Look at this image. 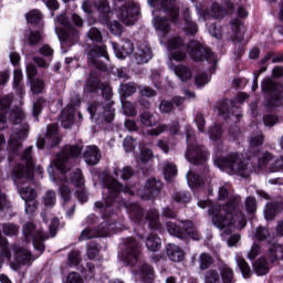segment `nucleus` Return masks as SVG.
I'll return each mask as SVG.
<instances>
[{
	"label": "nucleus",
	"instance_id": "obj_1",
	"mask_svg": "<svg viewBox=\"0 0 283 283\" xmlns=\"http://www.w3.org/2000/svg\"><path fill=\"white\" fill-rule=\"evenodd\" d=\"M102 185L107 193L103 201H96V209H101L102 218L105 220L99 223L96 228L97 238H109L113 233H118V222L114 218V205L118 200L122 193H127L128 196H134L132 187L124 186L116 178L112 177L109 174H103Z\"/></svg>",
	"mask_w": 283,
	"mask_h": 283
},
{
	"label": "nucleus",
	"instance_id": "obj_2",
	"mask_svg": "<svg viewBox=\"0 0 283 283\" xmlns=\"http://www.w3.org/2000/svg\"><path fill=\"white\" fill-rule=\"evenodd\" d=\"M168 50L170 52V60L177 63L187 61L188 53L195 63H202L205 61L211 62L216 59L211 48L197 40H189L188 43H185V40L180 35L168 40Z\"/></svg>",
	"mask_w": 283,
	"mask_h": 283
},
{
	"label": "nucleus",
	"instance_id": "obj_3",
	"mask_svg": "<svg viewBox=\"0 0 283 283\" xmlns=\"http://www.w3.org/2000/svg\"><path fill=\"white\" fill-rule=\"evenodd\" d=\"M160 8L169 18L155 17L154 27L159 34L167 36L171 30V22L176 23L180 18V8L176 6V0H161Z\"/></svg>",
	"mask_w": 283,
	"mask_h": 283
},
{
	"label": "nucleus",
	"instance_id": "obj_4",
	"mask_svg": "<svg viewBox=\"0 0 283 283\" xmlns=\"http://www.w3.org/2000/svg\"><path fill=\"white\" fill-rule=\"evenodd\" d=\"M191 138L193 137L188 133L186 150V158L188 163L196 165L197 167H203V171H209V168L207 167L209 156H211L209 148L197 140L191 142Z\"/></svg>",
	"mask_w": 283,
	"mask_h": 283
},
{
	"label": "nucleus",
	"instance_id": "obj_5",
	"mask_svg": "<svg viewBox=\"0 0 283 283\" xmlns=\"http://www.w3.org/2000/svg\"><path fill=\"white\" fill-rule=\"evenodd\" d=\"M166 228L170 235H174L184 242H189V240L200 242V240H202V235L191 220L181 221V224L168 221L166 222Z\"/></svg>",
	"mask_w": 283,
	"mask_h": 283
},
{
	"label": "nucleus",
	"instance_id": "obj_6",
	"mask_svg": "<svg viewBox=\"0 0 283 283\" xmlns=\"http://www.w3.org/2000/svg\"><path fill=\"white\" fill-rule=\"evenodd\" d=\"M87 112L91 116V120H94L96 125H106L107 123H113L116 118V109L114 108V102L103 103V102H92Z\"/></svg>",
	"mask_w": 283,
	"mask_h": 283
},
{
	"label": "nucleus",
	"instance_id": "obj_7",
	"mask_svg": "<svg viewBox=\"0 0 283 283\" xmlns=\"http://www.w3.org/2000/svg\"><path fill=\"white\" fill-rule=\"evenodd\" d=\"M261 92L265 98V107L275 109L282 105L283 85L273 81L271 77H265L261 83Z\"/></svg>",
	"mask_w": 283,
	"mask_h": 283
},
{
	"label": "nucleus",
	"instance_id": "obj_8",
	"mask_svg": "<svg viewBox=\"0 0 283 283\" xmlns=\"http://www.w3.org/2000/svg\"><path fill=\"white\" fill-rule=\"evenodd\" d=\"M214 165L219 169H228L241 178H247L248 166L240 158L239 153H229L227 156H219L214 159Z\"/></svg>",
	"mask_w": 283,
	"mask_h": 283
},
{
	"label": "nucleus",
	"instance_id": "obj_9",
	"mask_svg": "<svg viewBox=\"0 0 283 283\" xmlns=\"http://www.w3.org/2000/svg\"><path fill=\"white\" fill-rule=\"evenodd\" d=\"M21 160L25 163L18 164L11 171V178L13 180H34V159L32 158V146H29L22 153Z\"/></svg>",
	"mask_w": 283,
	"mask_h": 283
},
{
	"label": "nucleus",
	"instance_id": "obj_10",
	"mask_svg": "<svg viewBox=\"0 0 283 283\" xmlns=\"http://www.w3.org/2000/svg\"><path fill=\"white\" fill-rule=\"evenodd\" d=\"M83 154V146L75 144V145H65L61 151L55 155V168L65 174L67 171V160H76L81 158Z\"/></svg>",
	"mask_w": 283,
	"mask_h": 283
},
{
	"label": "nucleus",
	"instance_id": "obj_11",
	"mask_svg": "<svg viewBox=\"0 0 283 283\" xmlns=\"http://www.w3.org/2000/svg\"><path fill=\"white\" fill-rule=\"evenodd\" d=\"M122 260L126 266H136L140 260V242L136 238L128 237L124 240Z\"/></svg>",
	"mask_w": 283,
	"mask_h": 283
},
{
	"label": "nucleus",
	"instance_id": "obj_12",
	"mask_svg": "<svg viewBox=\"0 0 283 283\" xmlns=\"http://www.w3.org/2000/svg\"><path fill=\"white\" fill-rule=\"evenodd\" d=\"M232 28L231 41L234 43V54L237 59H242L244 52H247V42H244V32H242V20L235 18L230 22Z\"/></svg>",
	"mask_w": 283,
	"mask_h": 283
},
{
	"label": "nucleus",
	"instance_id": "obj_13",
	"mask_svg": "<svg viewBox=\"0 0 283 283\" xmlns=\"http://www.w3.org/2000/svg\"><path fill=\"white\" fill-rule=\"evenodd\" d=\"M22 233L24 238V242L30 244L32 242L33 248L35 251H39L40 253L45 252V243H43V232L36 230V224L34 222H27L24 223L22 228Z\"/></svg>",
	"mask_w": 283,
	"mask_h": 283
},
{
	"label": "nucleus",
	"instance_id": "obj_14",
	"mask_svg": "<svg viewBox=\"0 0 283 283\" xmlns=\"http://www.w3.org/2000/svg\"><path fill=\"white\" fill-rule=\"evenodd\" d=\"M99 59L109 61V53H107L106 44H93L88 51L87 60L88 63H92L95 70H98L99 72H107V64Z\"/></svg>",
	"mask_w": 283,
	"mask_h": 283
},
{
	"label": "nucleus",
	"instance_id": "obj_15",
	"mask_svg": "<svg viewBox=\"0 0 283 283\" xmlns=\"http://www.w3.org/2000/svg\"><path fill=\"white\" fill-rule=\"evenodd\" d=\"M117 14L125 25H134L140 19V4L126 3L118 8Z\"/></svg>",
	"mask_w": 283,
	"mask_h": 283
},
{
	"label": "nucleus",
	"instance_id": "obj_16",
	"mask_svg": "<svg viewBox=\"0 0 283 283\" xmlns=\"http://www.w3.org/2000/svg\"><path fill=\"white\" fill-rule=\"evenodd\" d=\"M56 19L60 25L64 28L60 30V41L63 43H67V41H78V29L70 22V18H67L65 13H62L57 15Z\"/></svg>",
	"mask_w": 283,
	"mask_h": 283
},
{
	"label": "nucleus",
	"instance_id": "obj_17",
	"mask_svg": "<svg viewBox=\"0 0 283 283\" xmlns=\"http://www.w3.org/2000/svg\"><path fill=\"white\" fill-rule=\"evenodd\" d=\"M161 189L163 184L160 180H156V178L147 179L145 186L137 189L136 192L130 188V190L134 192L133 196H138V198L142 200H151V198H156V196L160 193Z\"/></svg>",
	"mask_w": 283,
	"mask_h": 283
},
{
	"label": "nucleus",
	"instance_id": "obj_18",
	"mask_svg": "<svg viewBox=\"0 0 283 283\" xmlns=\"http://www.w3.org/2000/svg\"><path fill=\"white\" fill-rule=\"evenodd\" d=\"M32 262V252L22 247L15 245L13 249V262L10 263L12 271H21V266H25Z\"/></svg>",
	"mask_w": 283,
	"mask_h": 283
},
{
	"label": "nucleus",
	"instance_id": "obj_19",
	"mask_svg": "<svg viewBox=\"0 0 283 283\" xmlns=\"http://www.w3.org/2000/svg\"><path fill=\"white\" fill-rule=\"evenodd\" d=\"M242 203V198L240 196L230 197L229 200L222 206L226 216L233 218L242 216V210H240V205Z\"/></svg>",
	"mask_w": 283,
	"mask_h": 283
},
{
	"label": "nucleus",
	"instance_id": "obj_20",
	"mask_svg": "<svg viewBox=\"0 0 283 283\" xmlns=\"http://www.w3.org/2000/svg\"><path fill=\"white\" fill-rule=\"evenodd\" d=\"M209 216H212V223L217 229H227V227H231V224H235V219L229 217L228 214H221L220 212H216L214 209H209Z\"/></svg>",
	"mask_w": 283,
	"mask_h": 283
},
{
	"label": "nucleus",
	"instance_id": "obj_21",
	"mask_svg": "<svg viewBox=\"0 0 283 283\" xmlns=\"http://www.w3.org/2000/svg\"><path fill=\"white\" fill-rule=\"evenodd\" d=\"M102 87L103 83H101V78L91 73L87 81L85 82L84 92L85 94H91V96H98V94H101Z\"/></svg>",
	"mask_w": 283,
	"mask_h": 283
},
{
	"label": "nucleus",
	"instance_id": "obj_22",
	"mask_svg": "<svg viewBox=\"0 0 283 283\" xmlns=\"http://www.w3.org/2000/svg\"><path fill=\"white\" fill-rule=\"evenodd\" d=\"M83 159L90 167L98 165L101 163V149H98V146H87L83 153Z\"/></svg>",
	"mask_w": 283,
	"mask_h": 283
},
{
	"label": "nucleus",
	"instance_id": "obj_23",
	"mask_svg": "<svg viewBox=\"0 0 283 283\" xmlns=\"http://www.w3.org/2000/svg\"><path fill=\"white\" fill-rule=\"evenodd\" d=\"M113 50L117 59H127L129 54H134V42L126 40L123 44L114 43Z\"/></svg>",
	"mask_w": 283,
	"mask_h": 283
},
{
	"label": "nucleus",
	"instance_id": "obj_24",
	"mask_svg": "<svg viewBox=\"0 0 283 283\" xmlns=\"http://www.w3.org/2000/svg\"><path fill=\"white\" fill-rule=\"evenodd\" d=\"M138 92V84L136 82H123L119 84L118 94L120 101H127L129 96H134Z\"/></svg>",
	"mask_w": 283,
	"mask_h": 283
},
{
	"label": "nucleus",
	"instance_id": "obj_25",
	"mask_svg": "<svg viewBox=\"0 0 283 283\" xmlns=\"http://www.w3.org/2000/svg\"><path fill=\"white\" fill-rule=\"evenodd\" d=\"M44 137L48 139L49 147H59L61 145V137L59 136V126L51 124L46 128Z\"/></svg>",
	"mask_w": 283,
	"mask_h": 283
},
{
	"label": "nucleus",
	"instance_id": "obj_26",
	"mask_svg": "<svg viewBox=\"0 0 283 283\" xmlns=\"http://www.w3.org/2000/svg\"><path fill=\"white\" fill-rule=\"evenodd\" d=\"M94 7L99 12V21L103 23H109L112 18L109 17V3L107 0H94Z\"/></svg>",
	"mask_w": 283,
	"mask_h": 283
},
{
	"label": "nucleus",
	"instance_id": "obj_27",
	"mask_svg": "<svg viewBox=\"0 0 283 283\" xmlns=\"http://www.w3.org/2000/svg\"><path fill=\"white\" fill-rule=\"evenodd\" d=\"M43 39H45L43 28H40L39 30H31L29 33L24 34V41H27V44L30 45V48L39 45Z\"/></svg>",
	"mask_w": 283,
	"mask_h": 283
},
{
	"label": "nucleus",
	"instance_id": "obj_28",
	"mask_svg": "<svg viewBox=\"0 0 283 283\" xmlns=\"http://www.w3.org/2000/svg\"><path fill=\"white\" fill-rule=\"evenodd\" d=\"M135 60L137 61V63H149V61H151V46L146 45V44H142L138 46L137 51L134 54Z\"/></svg>",
	"mask_w": 283,
	"mask_h": 283
},
{
	"label": "nucleus",
	"instance_id": "obj_29",
	"mask_svg": "<svg viewBox=\"0 0 283 283\" xmlns=\"http://www.w3.org/2000/svg\"><path fill=\"white\" fill-rule=\"evenodd\" d=\"M145 221L148 222L150 231H160L163 224L160 223V216L156 210H148L145 217Z\"/></svg>",
	"mask_w": 283,
	"mask_h": 283
},
{
	"label": "nucleus",
	"instance_id": "obj_30",
	"mask_svg": "<svg viewBox=\"0 0 283 283\" xmlns=\"http://www.w3.org/2000/svg\"><path fill=\"white\" fill-rule=\"evenodd\" d=\"M283 211V201H271L265 209V220H275L277 213Z\"/></svg>",
	"mask_w": 283,
	"mask_h": 283
},
{
	"label": "nucleus",
	"instance_id": "obj_31",
	"mask_svg": "<svg viewBox=\"0 0 283 283\" xmlns=\"http://www.w3.org/2000/svg\"><path fill=\"white\" fill-rule=\"evenodd\" d=\"M167 255L171 262H182L185 260V251L180 249V247L169 243L166 247Z\"/></svg>",
	"mask_w": 283,
	"mask_h": 283
},
{
	"label": "nucleus",
	"instance_id": "obj_32",
	"mask_svg": "<svg viewBox=\"0 0 283 283\" xmlns=\"http://www.w3.org/2000/svg\"><path fill=\"white\" fill-rule=\"evenodd\" d=\"M269 261L273 263L283 260V245L277 242L271 243V241H269Z\"/></svg>",
	"mask_w": 283,
	"mask_h": 283
},
{
	"label": "nucleus",
	"instance_id": "obj_33",
	"mask_svg": "<svg viewBox=\"0 0 283 283\" xmlns=\"http://www.w3.org/2000/svg\"><path fill=\"white\" fill-rule=\"evenodd\" d=\"M130 220L135 222V224H140L145 219V210L137 203L130 205L129 213Z\"/></svg>",
	"mask_w": 283,
	"mask_h": 283
},
{
	"label": "nucleus",
	"instance_id": "obj_34",
	"mask_svg": "<svg viewBox=\"0 0 283 283\" xmlns=\"http://www.w3.org/2000/svg\"><path fill=\"white\" fill-rule=\"evenodd\" d=\"M138 271L144 283H154V266L148 263H143L142 265H139Z\"/></svg>",
	"mask_w": 283,
	"mask_h": 283
},
{
	"label": "nucleus",
	"instance_id": "obj_35",
	"mask_svg": "<svg viewBox=\"0 0 283 283\" xmlns=\"http://www.w3.org/2000/svg\"><path fill=\"white\" fill-rule=\"evenodd\" d=\"M163 132H169L170 136H176L178 132H180V125L178 123H174L170 125L161 124L157 126V129L153 130V136H159Z\"/></svg>",
	"mask_w": 283,
	"mask_h": 283
},
{
	"label": "nucleus",
	"instance_id": "obj_36",
	"mask_svg": "<svg viewBox=\"0 0 283 283\" xmlns=\"http://www.w3.org/2000/svg\"><path fill=\"white\" fill-rule=\"evenodd\" d=\"M146 247L148 251H151L153 253H156L161 247H163V240L158 234L150 233L146 239Z\"/></svg>",
	"mask_w": 283,
	"mask_h": 283
},
{
	"label": "nucleus",
	"instance_id": "obj_37",
	"mask_svg": "<svg viewBox=\"0 0 283 283\" xmlns=\"http://www.w3.org/2000/svg\"><path fill=\"white\" fill-rule=\"evenodd\" d=\"M45 107H48V99L45 97H38L32 107V116L35 120L39 122V117L43 114Z\"/></svg>",
	"mask_w": 283,
	"mask_h": 283
},
{
	"label": "nucleus",
	"instance_id": "obj_38",
	"mask_svg": "<svg viewBox=\"0 0 283 283\" xmlns=\"http://www.w3.org/2000/svg\"><path fill=\"white\" fill-rule=\"evenodd\" d=\"M60 118L62 120V126L64 127V129H70V127H72L74 123V118H76V115H74V111L64 108L61 112Z\"/></svg>",
	"mask_w": 283,
	"mask_h": 283
},
{
	"label": "nucleus",
	"instance_id": "obj_39",
	"mask_svg": "<svg viewBox=\"0 0 283 283\" xmlns=\"http://www.w3.org/2000/svg\"><path fill=\"white\" fill-rule=\"evenodd\" d=\"M175 74L182 81V83H187V81H191V69H189L185 64H179L175 67Z\"/></svg>",
	"mask_w": 283,
	"mask_h": 283
},
{
	"label": "nucleus",
	"instance_id": "obj_40",
	"mask_svg": "<svg viewBox=\"0 0 283 283\" xmlns=\"http://www.w3.org/2000/svg\"><path fill=\"white\" fill-rule=\"evenodd\" d=\"M253 269L256 273V275L262 276L266 275L269 273V261L266 258H259L254 263H253Z\"/></svg>",
	"mask_w": 283,
	"mask_h": 283
},
{
	"label": "nucleus",
	"instance_id": "obj_41",
	"mask_svg": "<svg viewBox=\"0 0 283 283\" xmlns=\"http://www.w3.org/2000/svg\"><path fill=\"white\" fill-rule=\"evenodd\" d=\"M31 93L34 95L43 94L45 92V81L41 77L29 81Z\"/></svg>",
	"mask_w": 283,
	"mask_h": 283
},
{
	"label": "nucleus",
	"instance_id": "obj_42",
	"mask_svg": "<svg viewBox=\"0 0 283 283\" xmlns=\"http://www.w3.org/2000/svg\"><path fill=\"white\" fill-rule=\"evenodd\" d=\"M213 262H216L213 260V256H211L207 252H202L199 255V269H200V271H207V269H211Z\"/></svg>",
	"mask_w": 283,
	"mask_h": 283
},
{
	"label": "nucleus",
	"instance_id": "obj_43",
	"mask_svg": "<svg viewBox=\"0 0 283 283\" xmlns=\"http://www.w3.org/2000/svg\"><path fill=\"white\" fill-rule=\"evenodd\" d=\"M172 199L177 202V205H189L191 202V192L190 191H176L172 195Z\"/></svg>",
	"mask_w": 283,
	"mask_h": 283
},
{
	"label": "nucleus",
	"instance_id": "obj_44",
	"mask_svg": "<svg viewBox=\"0 0 283 283\" xmlns=\"http://www.w3.org/2000/svg\"><path fill=\"white\" fill-rule=\"evenodd\" d=\"M86 36L94 44H103V33L96 27H92L86 33Z\"/></svg>",
	"mask_w": 283,
	"mask_h": 283
},
{
	"label": "nucleus",
	"instance_id": "obj_45",
	"mask_svg": "<svg viewBox=\"0 0 283 283\" xmlns=\"http://www.w3.org/2000/svg\"><path fill=\"white\" fill-rule=\"evenodd\" d=\"M21 81H23V72L19 69L13 71V90L18 92V94H23V85H21Z\"/></svg>",
	"mask_w": 283,
	"mask_h": 283
},
{
	"label": "nucleus",
	"instance_id": "obj_46",
	"mask_svg": "<svg viewBox=\"0 0 283 283\" xmlns=\"http://www.w3.org/2000/svg\"><path fill=\"white\" fill-rule=\"evenodd\" d=\"M187 36H196L198 34V23L193 22L190 17H185V28Z\"/></svg>",
	"mask_w": 283,
	"mask_h": 283
},
{
	"label": "nucleus",
	"instance_id": "obj_47",
	"mask_svg": "<svg viewBox=\"0 0 283 283\" xmlns=\"http://www.w3.org/2000/svg\"><path fill=\"white\" fill-rule=\"evenodd\" d=\"M25 19L30 25H39L43 19V14L39 10H31L25 14Z\"/></svg>",
	"mask_w": 283,
	"mask_h": 283
},
{
	"label": "nucleus",
	"instance_id": "obj_48",
	"mask_svg": "<svg viewBox=\"0 0 283 283\" xmlns=\"http://www.w3.org/2000/svg\"><path fill=\"white\" fill-rule=\"evenodd\" d=\"M222 134H224V129H222V125L220 124H214L209 129L210 140H213L214 143H218V140L222 138Z\"/></svg>",
	"mask_w": 283,
	"mask_h": 283
},
{
	"label": "nucleus",
	"instance_id": "obj_49",
	"mask_svg": "<svg viewBox=\"0 0 283 283\" xmlns=\"http://www.w3.org/2000/svg\"><path fill=\"white\" fill-rule=\"evenodd\" d=\"M140 123L144 125V127H154L156 125L157 120L156 117H154V114H151L148 111H144L140 114Z\"/></svg>",
	"mask_w": 283,
	"mask_h": 283
},
{
	"label": "nucleus",
	"instance_id": "obj_50",
	"mask_svg": "<svg viewBox=\"0 0 283 283\" xmlns=\"http://www.w3.org/2000/svg\"><path fill=\"white\" fill-rule=\"evenodd\" d=\"M70 180L72 185H74L75 187H83V185H85V179L83 178V171L78 168L75 171L70 174Z\"/></svg>",
	"mask_w": 283,
	"mask_h": 283
},
{
	"label": "nucleus",
	"instance_id": "obj_51",
	"mask_svg": "<svg viewBox=\"0 0 283 283\" xmlns=\"http://www.w3.org/2000/svg\"><path fill=\"white\" fill-rule=\"evenodd\" d=\"M43 205L48 209H52L56 205V192L54 190H48L43 197Z\"/></svg>",
	"mask_w": 283,
	"mask_h": 283
},
{
	"label": "nucleus",
	"instance_id": "obj_52",
	"mask_svg": "<svg viewBox=\"0 0 283 283\" xmlns=\"http://www.w3.org/2000/svg\"><path fill=\"white\" fill-rule=\"evenodd\" d=\"M237 264H238L243 277H245V279L251 277V266L249 265L247 260H244V258L239 256V259L237 260Z\"/></svg>",
	"mask_w": 283,
	"mask_h": 283
},
{
	"label": "nucleus",
	"instance_id": "obj_53",
	"mask_svg": "<svg viewBox=\"0 0 283 283\" xmlns=\"http://www.w3.org/2000/svg\"><path fill=\"white\" fill-rule=\"evenodd\" d=\"M20 196L24 202L27 200H36V190L32 187H24L20 189Z\"/></svg>",
	"mask_w": 283,
	"mask_h": 283
},
{
	"label": "nucleus",
	"instance_id": "obj_54",
	"mask_svg": "<svg viewBox=\"0 0 283 283\" xmlns=\"http://www.w3.org/2000/svg\"><path fill=\"white\" fill-rule=\"evenodd\" d=\"M177 174H178V168L176 167V165L168 164L164 168V178L165 180H167V182H171Z\"/></svg>",
	"mask_w": 283,
	"mask_h": 283
},
{
	"label": "nucleus",
	"instance_id": "obj_55",
	"mask_svg": "<svg viewBox=\"0 0 283 283\" xmlns=\"http://www.w3.org/2000/svg\"><path fill=\"white\" fill-rule=\"evenodd\" d=\"M101 253V244L96 242H91L86 250V255L88 260H96V256Z\"/></svg>",
	"mask_w": 283,
	"mask_h": 283
},
{
	"label": "nucleus",
	"instance_id": "obj_56",
	"mask_svg": "<svg viewBox=\"0 0 283 283\" xmlns=\"http://www.w3.org/2000/svg\"><path fill=\"white\" fill-rule=\"evenodd\" d=\"M59 193L64 205H67V202L72 200V190L70 189V186L62 184L59 188Z\"/></svg>",
	"mask_w": 283,
	"mask_h": 283
},
{
	"label": "nucleus",
	"instance_id": "obj_57",
	"mask_svg": "<svg viewBox=\"0 0 283 283\" xmlns=\"http://www.w3.org/2000/svg\"><path fill=\"white\" fill-rule=\"evenodd\" d=\"M222 283H233V269L224 265L220 270Z\"/></svg>",
	"mask_w": 283,
	"mask_h": 283
},
{
	"label": "nucleus",
	"instance_id": "obj_58",
	"mask_svg": "<svg viewBox=\"0 0 283 283\" xmlns=\"http://www.w3.org/2000/svg\"><path fill=\"white\" fill-rule=\"evenodd\" d=\"M269 169L271 174H277L280 171L283 172V156H274Z\"/></svg>",
	"mask_w": 283,
	"mask_h": 283
},
{
	"label": "nucleus",
	"instance_id": "obj_59",
	"mask_svg": "<svg viewBox=\"0 0 283 283\" xmlns=\"http://www.w3.org/2000/svg\"><path fill=\"white\" fill-rule=\"evenodd\" d=\"M2 233L9 235L10 238L19 235V226L14 223H4L2 224Z\"/></svg>",
	"mask_w": 283,
	"mask_h": 283
},
{
	"label": "nucleus",
	"instance_id": "obj_60",
	"mask_svg": "<svg viewBox=\"0 0 283 283\" xmlns=\"http://www.w3.org/2000/svg\"><path fill=\"white\" fill-rule=\"evenodd\" d=\"M67 262L70 266H78L81 264V252L78 250L69 252Z\"/></svg>",
	"mask_w": 283,
	"mask_h": 283
},
{
	"label": "nucleus",
	"instance_id": "obj_61",
	"mask_svg": "<svg viewBox=\"0 0 283 283\" xmlns=\"http://www.w3.org/2000/svg\"><path fill=\"white\" fill-rule=\"evenodd\" d=\"M270 237H271V233L269 232V229L262 226L256 228L254 238L259 242H264L265 240H269Z\"/></svg>",
	"mask_w": 283,
	"mask_h": 283
},
{
	"label": "nucleus",
	"instance_id": "obj_62",
	"mask_svg": "<svg viewBox=\"0 0 283 283\" xmlns=\"http://www.w3.org/2000/svg\"><path fill=\"white\" fill-rule=\"evenodd\" d=\"M273 154H271L270 151L263 153L258 160L259 169H264V167H266L269 163L273 161Z\"/></svg>",
	"mask_w": 283,
	"mask_h": 283
},
{
	"label": "nucleus",
	"instance_id": "obj_63",
	"mask_svg": "<svg viewBox=\"0 0 283 283\" xmlns=\"http://www.w3.org/2000/svg\"><path fill=\"white\" fill-rule=\"evenodd\" d=\"M120 103L126 116H136V107L132 104V102L120 99Z\"/></svg>",
	"mask_w": 283,
	"mask_h": 283
},
{
	"label": "nucleus",
	"instance_id": "obj_64",
	"mask_svg": "<svg viewBox=\"0 0 283 283\" xmlns=\"http://www.w3.org/2000/svg\"><path fill=\"white\" fill-rule=\"evenodd\" d=\"M205 283H220V273L217 270H209L205 274Z\"/></svg>",
	"mask_w": 283,
	"mask_h": 283
}]
</instances>
